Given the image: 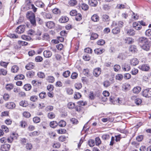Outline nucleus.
Listing matches in <instances>:
<instances>
[{"label":"nucleus","instance_id":"f257e3e1","mask_svg":"<svg viewBox=\"0 0 151 151\" xmlns=\"http://www.w3.org/2000/svg\"><path fill=\"white\" fill-rule=\"evenodd\" d=\"M138 42L142 49L146 51L150 50L151 45L147 38L140 37L138 40Z\"/></svg>","mask_w":151,"mask_h":151},{"label":"nucleus","instance_id":"f03ea898","mask_svg":"<svg viewBox=\"0 0 151 151\" xmlns=\"http://www.w3.org/2000/svg\"><path fill=\"white\" fill-rule=\"evenodd\" d=\"M27 17L29 19L31 24L33 26H36V22L35 14L32 12H27L26 14Z\"/></svg>","mask_w":151,"mask_h":151},{"label":"nucleus","instance_id":"7ed1b4c3","mask_svg":"<svg viewBox=\"0 0 151 151\" xmlns=\"http://www.w3.org/2000/svg\"><path fill=\"white\" fill-rule=\"evenodd\" d=\"M142 96L146 98L151 97V88L144 90L142 92Z\"/></svg>","mask_w":151,"mask_h":151},{"label":"nucleus","instance_id":"20e7f679","mask_svg":"<svg viewBox=\"0 0 151 151\" xmlns=\"http://www.w3.org/2000/svg\"><path fill=\"white\" fill-rule=\"evenodd\" d=\"M138 68L142 71H148L150 68V66L148 64H143L139 66Z\"/></svg>","mask_w":151,"mask_h":151},{"label":"nucleus","instance_id":"39448f33","mask_svg":"<svg viewBox=\"0 0 151 151\" xmlns=\"http://www.w3.org/2000/svg\"><path fill=\"white\" fill-rule=\"evenodd\" d=\"M25 28V25H20L16 28L15 31L18 34H20L24 32Z\"/></svg>","mask_w":151,"mask_h":151},{"label":"nucleus","instance_id":"423d86ee","mask_svg":"<svg viewBox=\"0 0 151 151\" xmlns=\"http://www.w3.org/2000/svg\"><path fill=\"white\" fill-rule=\"evenodd\" d=\"M101 69L99 68H97L93 70V73L95 76L98 77L101 74Z\"/></svg>","mask_w":151,"mask_h":151},{"label":"nucleus","instance_id":"0eeeda50","mask_svg":"<svg viewBox=\"0 0 151 151\" xmlns=\"http://www.w3.org/2000/svg\"><path fill=\"white\" fill-rule=\"evenodd\" d=\"M122 70L124 71H128L131 69L130 65L126 63L123 64L122 66Z\"/></svg>","mask_w":151,"mask_h":151},{"label":"nucleus","instance_id":"6e6552de","mask_svg":"<svg viewBox=\"0 0 151 151\" xmlns=\"http://www.w3.org/2000/svg\"><path fill=\"white\" fill-rule=\"evenodd\" d=\"M109 100L113 104H115V102L119 104H120L122 103V101L120 100L119 98H118L116 100L115 98L112 96L110 97Z\"/></svg>","mask_w":151,"mask_h":151},{"label":"nucleus","instance_id":"1a4fd4ad","mask_svg":"<svg viewBox=\"0 0 151 151\" xmlns=\"http://www.w3.org/2000/svg\"><path fill=\"white\" fill-rule=\"evenodd\" d=\"M10 145L9 144H5L1 145V149L2 151H7L10 149Z\"/></svg>","mask_w":151,"mask_h":151},{"label":"nucleus","instance_id":"9d476101","mask_svg":"<svg viewBox=\"0 0 151 151\" xmlns=\"http://www.w3.org/2000/svg\"><path fill=\"white\" fill-rule=\"evenodd\" d=\"M123 22L121 21H119L118 22L113 21L112 24V26L113 27L117 26V27H122L123 26Z\"/></svg>","mask_w":151,"mask_h":151},{"label":"nucleus","instance_id":"9b49d317","mask_svg":"<svg viewBox=\"0 0 151 151\" xmlns=\"http://www.w3.org/2000/svg\"><path fill=\"white\" fill-rule=\"evenodd\" d=\"M124 42L126 44H130L134 42V39L131 37H127L124 39Z\"/></svg>","mask_w":151,"mask_h":151},{"label":"nucleus","instance_id":"f8f14e48","mask_svg":"<svg viewBox=\"0 0 151 151\" xmlns=\"http://www.w3.org/2000/svg\"><path fill=\"white\" fill-rule=\"evenodd\" d=\"M88 3L91 6L96 7L97 5L98 2L96 0H89Z\"/></svg>","mask_w":151,"mask_h":151},{"label":"nucleus","instance_id":"ddd939ff","mask_svg":"<svg viewBox=\"0 0 151 151\" xmlns=\"http://www.w3.org/2000/svg\"><path fill=\"white\" fill-rule=\"evenodd\" d=\"M138 60L136 58H134L130 60V63L131 65L135 66L137 65L139 63Z\"/></svg>","mask_w":151,"mask_h":151},{"label":"nucleus","instance_id":"4468645a","mask_svg":"<svg viewBox=\"0 0 151 151\" xmlns=\"http://www.w3.org/2000/svg\"><path fill=\"white\" fill-rule=\"evenodd\" d=\"M127 54V53L126 52H124L119 53L117 57L122 60L126 58Z\"/></svg>","mask_w":151,"mask_h":151},{"label":"nucleus","instance_id":"2eb2a0df","mask_svg":"<svg viewBox=\"0 0 151 151\" xmlns=\"http://www.w3.org/2000/svg\"><path fill=\"white\" fill-rule=\"evenodd\" d=\"M35 5L37 6L43 8L45 6L44 3L41 1L37 0L35 3Z\"/></svg>","mask_w":151,"mask_h":151},{"label":"nucleus","instance_id":"dca6fc26","mask_svg":"<svg viewBox=\"0 0 151 151\" xmlns=\"http://www.w3.org/2000/svg\"><path fill=\"white\" fill-rule=\"evenodd\" d=\"M133 27L136 29L139 30L142 28V26L137 22H134L133 24Z\"/></svg>","mask_w":151,"mask_h":151},{"label":"nucleus","instance_id":"f3484780","mask_svg":"<svg viewBox=\"0 0 151 151\" xmlns=\"http://www.w3.org/2000/svg\"><path fill=\"white\" fill-rule=\"evenodd\" d=\"M52 52L50 51L46 50L44 51L43 55L46 58L50 57L52 55Z\"/></svg>","mask_w":151,"mask_h":151},{"label":"nucleus","instance_id":"a211bd4d","mask_svg":"<svg viewBox=\"0 0 151 151\" xmlns=\"http://www.w3.org/2000/svg\"><path fill=\"white\" fill-rule=\"evenodd\" d=\"M69 20L68 17L66 16H62L59 19V22L62 23H64L67 22Z\"/></svg>","mask_w":151,"mask_h":151},{"label":"nucleus","instance_id":"6ab92c4d","mask_svg":"<svg viewBox=\"0 0 151 151\" xmlns=\"http://www.w3.org/2000/svg\"><path fill=\"white\" fill-rule=\"evenodd\" d=\"M103 21L108 22L110 21V19L109 16L107 14H103L101 17Z\"/></svg>","mask_w":151,"mask_h":151},{"label":"nucleus","instance_id":"aec40b11","mask_svg":"<svg viewBox=\"0 0 151 151\" xmlns=\"http://www.w3.org/2000/svg\"><path fill=\"white\" fill-rule=\"evenodd\" d=\"M105 50L104 49L96 48L94 50L95 54L97 55H100L104 52Z\"/></svg>","mask_w":151,"mask_h":151},{"label":"nucleus","instance_id":"412c9836","mask_svg":"<svg viewBox=\"0 0 151 151\" xmlns=\"http://www.w3.org/2000/svg\"><path fill=\"white\" fill-rule=\"evenodd\" d=\"M46 26L50 29H51L54 27L55 24L54 22L52 21L47 22L46 24Z\"/></svg>","mask_w":151,"mask_h":151},{"label":"nucleus","instance_id":"4be33fe9","mask_svg":"<svg viewBox=\"0 0 151 151\" xmlns=\"http://www.w3.org/2000/svg\"><path fill=\"white\" fill-rule=\"evenodd\" d=\"M141 88L139 86H137L134 87L133 89V92L136 94H138L141 91Z\"/></svg>","mask_w":151,"mask_h":151},{"label":"nucleus","instance_id":"5701e85b","mask_svg":"<svg viewBox=\"0 0 151 151\" xmlns=\"http://www.w3.org/2000/svg\"><path fill=\"white\" fill-rule=\"evenodd\" d=\"M6 106L9 109H12L15 107V105L13 102H9L6 104Z\"/></svg>","mask_w":151,"mask_h":151},{"label":"nucleus","instance_id":"b1692460","mask_svg":"<svg viewBox=\"0 0 151 151\" xmlns=\"http://www.w3.org/2000/svg\"><path fill=\"white\" fill-rule=\"evenodd\" d=\"M46 80L49 83H53L55 81V78L53 76H48L47 77Z\"/></svg>","mask_w":151,"mask_h":151},{"label":"nucleus","instance_id":"393cba45","mask_svg":"<svg viewBox=\"0 0 151 151\" xmlns=\"http://www.w3.org/2000/svg\"><path fill=\"white\" fill-rule=\"evenodd\" d=\"M129 51L134 53L137 51L136 46L134 45H131L129 48Z\"/></svg>","mask_w":151,"mask_h":151},{"label":"nucleus","instance_id":"a878e982","mask_svg":"<svg viewBox=\"0 0 151 151\" xmlns=\"http://www.w3.org/2000/svg\"><path fill=\"white\" fill-rule=\"evenodd\" d=\"M34 64L32 63H29L25 66V68L28 70L32 69L34 67Z\"/></svg>","mask_w":151,"mask_h":151},{"label":"nucleus","instance_id":"bb28decb","mask_svg":"<svg viewBox=\"0 0 151 151\" xmlns=\"http://www.w3.org/2000/svg\"><path fill=\"white\" fill-rule=\"evenodd\" d=\"M27 5L30 6V8L32 9L34 12H35L37 11V8L33 4H31L29 1V2L27 3Z\"/></svg>","mask_w":151,"mask_h":151},{"label":"nucleus","instance_id":"cd10ccee","mask_svg":"<svg viewBox=\"0 0 151 151\" xmlns=\"http://www.w3.org/2000/svg\"><path fill=\"white\" fill-rule=\"evenodd\" d=\"M20 126L22 128H25L27 126V122L24 120H22L20 122Z\"/></svg>","mask_w":151,"mask_h":151},{"label":"nucleus","instance_id":"c85d7f7f","mask_svg":"<svg viewBox=\"0 0 151 151\" xmlns=\"http://www.w3.org/2000/svg\"><path fill=\"white\" fill-rule=\"evenodd\" d=\"M91 19L93 21L97 22L99 20V17L97 14H95L91 17Z\"/></svg>","mask_w":151,"mask_h":151},{"label":"nucleus","instance_id":"c756f323","mask_svg":"<svg viewBox=\"0 0 151 151\" xmlns=\"http://www.w3.org/2000/svg\"><path fill=\"white\" fill-rule=\"evenodd\" d=\"M112 32L114 34H117L120 32V29L118 27H115L112 29Z\"/></svg>","mask_w":151,"mask_h":151},{"label":"nucleus","instance_id":"7c9ffc66","mask_svg":"<svg viewBox=\"0 0 151 151\" xmlns=\"http://www.w3.org/2000/svg\"><path fill=\"white\" fill-rule=\"evenodd\" d=\"M35 72L32 70L28 71L26 74L27 76L29 78L32 77L35 75Z\"/></svg>","mask_w":151,"mask_h":151},{"label":"nucleus","instance_id":"2f4dec72","mask_svg":"<svg viewBox=\"0 0 151 151\" xmlns=\"http://www.w3.org/2000/svg\"><path fill=\"white\" fill-rule=\"evenodd\" d=\"M19 70V67L17 65H14L12 67L11 71L13 73H16Z\"/></svg>","mask_w":151,"mask_h":151},{"label":"nucleus","instance_id":"473e14b6","mask_svg":"<svg viewBox=\"0 0 151 151\" xmlns=\"http://www.w3.org/2000/svg\"><path fill=\"white\" fill-rule=\"evenodd\" d=\"M24 76L22 74H19L16 76L14 78V79L16 80H18L23 79L24 78Z\"/></svg>","mask_w":151,"mask_h":151},{"label":"nucleus","instance_id":"72a5a7b5","mask_svg":"<svg viewBox=\"0 0 151 151\" xmlns=\"http://www.w3.org/2000/svg\"><path fill=\"white\" fill-rule=\"evenodd\" d=\"M127 34L130 35H133L135 34V31L133 29H130L127 31Z\"/></svg>","mask_w":151,"mask_h":151},{"label":"nucleus","instance_id":"f704fd0d","mask_svg":"<svg viewBox=\"0 0 151 151\" xmlns=\"http://www.w3.org/2000/svg\"><path fill=\"white\" fill-rule=\"evenodd\" d=\"M15 134L14 133H13L10 135V136L9 137H8L7 139V142L9 143H11L13 141L14 137V136Z\"/></svg>","mask_w":151,"mask_h":151},{"label":"nucleus","instance_id":"c9c22d12","mask_svg":"<svg viewBox=\"0 0 151 151\" xmlns=\"http://www.w3.org/2000/svg\"><path fill=\"white\" fill-rule=\"evenodd\" d=\"M75 103L72 102H70L67 104L68 107L70 109H73L75 107Z\"/></svg>","mask_w":151,"mask_h":151},{"label":"nucleus","instance_id":"e433bc0d","mask_svg":"<svg viewBox=\"0 0 151 151\" xmlns=\"http://www.w3.org/2000/svg\"><path fill=\"white\" fill-rule=\"evenodd\" d=\"M21 38L23 40L27 41H29L32 39V38L31 37L28 35H22Z\"/></svg>","mask_w":151,"mask_h":151},{"label":"nucleus","instance_id":"4c0bfd02","mask_svg":"<svg viewBox=\"0 0 151 151\" xmlns=\"http://www.w3.org/2000/svg\"><path fill=\"white\" fill-rule=\"evenodd\" d=\"M14 87L12 83L7 84L6 86V88L8 91H10Z\"/></svg>","mask_w":151,"mask_h":151},{"label":"nucleus","instance_id":"58836bf2","mask_svg":"<svg viewBox=\"0 0 151 151\" xmlns=\"http://www.w3.org/2000/svg\"><path fill=\"white\" fill-rule=\"evenodd\" d=\"M98 37V35L96 33H92L90 39L91 40H94L95 39H96Z\"/></svg>","mask_w":151,"mask_h":151},{"label":"nucleus","instance_id":"ea45409f","mask_svg":"<svg viewBox=\"0 0 151 151\" xmlns=\"http://www.w3.org/2000/svg\"><path fill=\"white\" fill-rule=\"evenodd\" d=\"M68 3L70 6H74L77 4V1L76 0H70Z\"/></svg>","mask_w":151,"mask_h":151},{"label":"nucleus","instance_id":"a19ab883","mask_svg":"<svg viewBox=\"0 0 151 151\" xmlns=\"http://www.w3.org/2000/svg\"><path fill=\"white\" fill-rule=\"evenodd\" d=\"M111 84V82L107 80L105 81L103 83L104 86L106 88L109 86Z\"/></svg>","mask_w":151,"mask_h":151},{"label":"nucleus","instance_id":"79ce46f5","mask_svg":"<svg viewBox=\"0 0 151 151\" xmlns=\"http://www.w3.org/2000/svg\"><path fill=\"white\" fill-rule=\"evenodd\" d=\"M43 14L45 15V17L47 19H50L52 18V15L49 13L42 12Z\"/></svg>","mask_w":151,"mask_h":151},{"label":"nucleus","instance_id":"37998d69","mask_svg":"<svg viewBox=\"0 0 151 151\" xmlns=\"http://www.w3.org/2000/svg\"><path fill=\"white\" fill-rule=\"evenodd\" d=\"M58 123L56 121H53L50 123V126L52 128H54L58 125Z\"/></svg>","mask_w":151,"mask_h":151},{"label":"nucleus","instance_id":"c03bdc74","mask_svg":"<svg viewBox=\"0 0 151 151\" xmlns=\"http://www.w3.org/2000/svg\"><path fill=\"white\" fill-rule=\"evenodd\" d=\"M49 35L47 33H44L42 36L43 39L45 40H49Z\"/></svg>","mask_w":151,"mask_h":151},{"label":"nucleus","instance_id":"a18cd8bd","mask_svg":"<svg viewBox=\"0 0 151 151\" xmlns=\"http://www.w3.org/2000/svg\"><path fill=\"white\" fill-rule=\"evenodd\" d=\"M70 71L67 70L63 73V75L65 78H67L70 76Z\"/></svg>","mask_w":151,"mask_h":151},{"label":"nucleus","instance_id":"49530a36","mask_svg":"<svg viewBox=\"0 0 151 151\" xmlns=\"http://www.w3.org/2000/svg\"><path fill=\"white\" fill-rule=\"evenodd\" d=\"M81 7L82 9L85 11H86L88 9V5L85 3H83L81 4Z\"/></svg>","mask_w":151,"mask_h":151},{"label":"nucleus","instance_id":"de8ad7c7","mask_svg":"<svg viewBox=\"0 0 151 151\" xmlns=\"http://www.w3.org/2000/svg\"><path fill=\"white\" fill-rule=\"evenodd\" d=\"M39 133L37 131H34L29 134V135L30 137H34L39 135Z\"/></svg>","mask_w":151,"mask_h":151},{"label":"nucleus","instance_id":"09e8293b","mask_svg":"<svg viewBox=\"0 0 151 151\" xmlns=\"http://www.w3.org/2000/svg\"><path fill=\"white\" fill-rule=\"evenodd\" d=\"M75 17V19L77 21H80L82 19V17L81 14L80 13L77 14Z\"/></svg>","mask_w":151,"mask_h":151},{"label":"nucleus","instance_id":"8fccbe9b","mask_svg":"<svg viewBox=\"0 0 151 151\" xmlns=\"http://www.w3.org/2000/svg\"><path fill=\"white\" fill-rule=\"evenodd\" d=\"M33 121L35 123H37L40 122V119L37 116L35 117L33 119Z\"/></svg>","mask_w":151,"mask_h":151},{"label":"nucleus","instance_id":"3c124183","mask_svg":"<svg viewBox=\"0 0 151 151\" xmlns=\"http://www.w3.org/2000/svg\"><path fill=\"white\" fill-rule=\"evenodd\" d=\"M24 88L26 91H29L31 88V86L30 84H26L24 85Z\"/></svg>","mask_w":151,"mask_h":151},{"label":"nucleus","instance_id":"603ef678","mask_svg":"<svg viewBox=\"0 0 151 151\" xmlns=\"http://www.w3.org/2000/svg\"><path fill=\"white\" fill-rule=\"evenodd\" d=\"M58 125L60 127H64L66 125V123L63 120H61L59 122Z\"/></svg>","mask_w":151,"mask_h":151},{"label":"nucleus","instance_id":"864d4df0","mask_svg":"<svg viewBox=\"0 0 151 151\" xmlns=\"http://www.w3.org/2000/svg\"><path fill=\"white\" fill-rule=\"evenodd\" d=\"M81 96V95L80 93L77 92L75 93L74 97L75 99H78Z\"/></svg>","mask_w":151,"mask_h":151},{"label":"nucleus","instance_id":"5fc2aeb1","mask_svg":"<svg viewBox=\"0 0 151 151\" xmlns=\"http://www.w3.org/2000/svg\"><path fill=\"white\" fill-rule=\"evenodd\" d=\"M38 77L40 78H43L45 77V75L44 73L42 72H39L37 74Z\"/></svg>","mask_w":151,"mask_h":151},{"label":"nucleus","instance_id":"6e6d98bb","mask_svg":"<svg viewBox=\"0 0 151 151\" xmlns=\"http://www.w3.org/2000/svg\"><path fill=\"white\" fill-rule=\"evenodd\" d=\"M52 12L56 14H59L60 13V10L58 8H55L52 10Z\"/></svg>","mask_w":151,"mask_h":151},{"label":"nucleus","instance_id":"4d7b16f0","mask_svg":"<svg viewBox=\"0 0 151 151\" xmlns=\"http://www.w3.org/2000/svg\"><path fill=\"white\" fill-rule=\"evenodd\" d=\"M97 43L98 45L101 46L105 44V41L103 39H100L97 41Z\"/></svg>","mask_w":151,"mask_h":151},{"label":"nucleus","instance_id":"13d9d810","mask_svg":"<svg viewBox=\"0 0 151 151\" xmlns=\"http://www.w3.org/2000/svg\"><path fill=\"white\" fill-rule=\"evenodd\" d=\"M83 72L85 75L88 77L90 76L91 75L89 73V70L88 69H84L83 71Z\"/></svg>","mask_w":151,"mask_h":151},{"label":"nucleus","instance_id":"bf43d9fd","mask_svg":"<svg viewBox=\"0 0 151 151\" xmlns=\"http://www.w3.org/2000/svg\"><path fill=\"white\" fill-rule=\"evenodd\" d=\"M46 95V93L44 92H42L40 93L39 94V96L40 98L43 99L45 98Z\"/></svg>","mask_w":151,"mask_h":151},{"label":"nucleus","instance_id":"052dcab7","mask_svg":"<svg viewBox=\"0 0 151 151\" xmlns=\"http://www.w3.org/2000/svg\"><path fill=\"white\" fill-rule=\"evenodd\" d=\"M88 144L90 147H93L95 145L94 140L92 139L88 141Z\"/></svg>","mask_w":151,"mask_h":151},{"label":"nucleus","instance_id":"680f3d73","mask_svg":"<svg viewBox=\"0 0 151 151\" xmlns=\"http://www.w3.org/2000/svg\"><path fill=\"white\" fill-rule=\"evenodd\" d=\"M75 87L76 89H80L82 87V84L80 83H76L75 84Z\"/></svg>","mask_w":151,"mask_h":151},{"label":"nucleus","instance_id":"e2e57ef3","mask_svg":"<svg viewBox=\"0 0 151 151\" xmlns=\"http://www.w3.org/2000/svg\"><path fill=\"white\" fill-rule=\"evenodd\" d=\"M123 78V76L121 74H118L116 76V79L119 81H121Z\"/></svg>","mask_w":151,"mask_h":151},{"label":"nucleus","instance_id":"0e129e2a","mask_svg":"<svg viewBox=\"0 0 151 151\" xmlns=\"http://www.w3.org/2000/svg\"><path fill=\"white\" fill-rule=\"evenodd\" d=\"M138 72V70L137 69L134 68L132 69L131 71V73L133 75H136Z\"/></svg>","mask_w":151,"mask_h":151},{"label":"nucleus","instance_id":"69168bd1","mask_svg":"<svg viewBox=\"0 0 151 151\" xmlns=\"http://www.w3.org/2000/svg\"><path fill=\"white\" fill-rule=\"evenodd\" d=\"M89 98L91 100H93L95 98V95L93 92H91L89 95Z\"/></svg>","mask_w":151,"mask_h":151},{"label":"nucleus","instance_id":"338daca9","mask_svg":"<svg viewBox=\"0 0 151 151\" xmlns=\"http://www.w3.org/2000/svg\"><path fill=\"white\" fill-rule=\"evenodd\" d=\"M102 137L103 140H106L109 139L110 138V136L108 134H105L102 135Z\"/></svg>","mask_w":151,"mask_h":151},{"label":"nucleus","instance_id":"774afa93","mask_svg":"<svg viewBox=\"0 0 151 151\" xmlns=\"http://www.w3.org/2000/svg\"><path fill=\"white\" fill-rule=\"evenodd\" d=\"M145 35L148 37L151 36V29H149L145 32Z\"/></svg>","mask_w":151,"mask_h":151}]
</instances>
